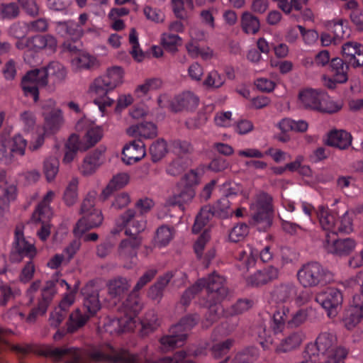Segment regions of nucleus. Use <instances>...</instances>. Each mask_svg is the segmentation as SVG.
I'll return each instance as SVG.
<instances>
[{
    "label": "nucleus",
    "mask_w": 363,
    "mask_h": 363,
    "mask_svg": "<svg viewBox=\"0 0 363 363\" xmlns=\"http://www.w3.org/2000/svg\"><path fill=\"white\" fill-rule=\"evenodd\" d=\"M111 353L106 354L100 351H87L74 347H46L41 354L55 361L66 359L65 363H90L93 362L108 361L111 363H173L171 357H164L155 362L147 360L142 355L130 353L125 349L115 350L110 347Z\"/></svg>",
    "instance_id": "nucleus-1"
},
{
    "label": "nucleus",
    "mask_w": 363,
    "mask_h": 363,
    "mask_svg": "<svg viewBox=\"0 0 363 363\" xmlns=\"http://www.w3.org/2000/svg\"><path fill=\"white\" fill-rule=\"evenodd\" d=\"M304 358H316L320 355L326 358L342 360L347 355V350L342 346H337L336 335L330 332H321L315 342L308 343L304 350Z\"/></svg>",
    "instance_id": "nucleus-2"
},
{
    "label": "nucleus",
    "mask_w": 363,
    "mask_h": 363,
    "mask_svg": "<svg viewBox=\"0 0 363 363\" xmlns=\"http://www.w3.org/2000/svg\"><path fill=\"white\" fill-rule=\"evenodd\" d=\"M272 197L265 192L256 196L255 201L250 206V225L259 230L265 231L272 224L273 207Z\"/></svg>",
    "instance_id": "nucleus-3"
},
{
    "label": "nucleus",
    "mask_w": 363,
    "mask_h": 363,
    "mask_svg": "<svg viewBox=\"0 0 363 363\" xmlns=\"http://www.w3.org/2000/svg\"><path fill=\"white\" fill-rule=\"evenodd\" d=\"M299 283L304 288L325 285L333 279L332 273L317 262L303 264L297 272Z\"/></svg>",
    "instance_id": "nucleus-4"
},
{
    "label": "nucleus",
    "mask_w": 363,
    "mask_h": 363,
    "mask_svg": "<svg viewBox=\"0 0 363 363\" xmlns=\"http://www.w3.org/2000/svg\"><path fill=\"white\" fill-rule=\"evenodd\" d=\"M125 228V234L128 236L127 239L121 240L118 252L123 258L134 259L137 256V251L142 243V238L140 233L146 228V220H139L128 225Z\"/></svg>",
    "instance_id": "nucleus-5"
},
{
    "label": "nucleus",
    "mask_w": 363,
    "mask_h": 363,
    "mask_svg": "<svg viewBox=\"0 0 363 363\" xmlns=\"http://www.w3.org/2000/svg\"><path fill=\"white\" fill-rule=\"evenodd\" d=\"M201 289L206 288L208 301L222 302L228 294L224 277L213 272L208 277L198 280Z\"/></svg>",
    "instance_id": "nucleus-6"
},
{
    "label": "nucleus",
    "mask_w": 363,
    "mask_h": 363,
    "mask_svg": "<svg viewBox=\"0 0 363 363\" xmlns=\"http://www.w3.org/2000/svg\"><path fill=\"white\" fill-rule=\"evenodd\" d=\"M123 72L120 67L108 69L106 73L96 78L90 89L99 95H106L123 82Z\"/></svg>",
    "instance_id": "nucleus-7"
},
{
    "label": "nucleus",
    "mask_w": 363,
    "mask_h": 363,
    "mask_svg": "<svg viewBox=\"0 0 363 363\" xmlns=\"http://www.w3.org/2000/svg\"><path fill=\"white\" fill-rule=\"evenodd\" d=\"M24 225L18 224L15 228V240L13 243V249L11 252V259L15 262H20L24 257L30 259L36 255V249L33 244L29 243L23 234Z\"/></svg>",
    "instance_id": "nucleus-8"
},
{
    "label": "nucleus",
    "mask_w": 363,
    "mask_h": 363,
    "mask_svg": "<svg viewBox=\"0 0 363 363\" xmlns=\"http://www.w3.org/2000/svg\"><path fill=\"white\" fill-rule=\"evenodd\" d=\"M57 294L55 281H48L41 291V298L39 300L38 306L33 308L27 317V321L35 322L37 317L45 314L54 296Z\"/></svg>",
    "instance_id": "nucleus-9"
},
{
    "label": "nucleus",
    "mask_w": 363,
    "mask_h": 363,
    "mask_svg": "<svg viewBox=\"0 0 363 363\" xmlns=\"http://www.w3.org/2000/svg\"><path fill=\"white\" fill-rule=\"evenodd\" d=\"M356 241L351 238L338 239L329 233L325 234L323 241L325 250L330 254L337 256H346L350 255L355 248Z\"/></svg>",
    "instance_id": "nucleus-10"
},
{
    "label": "nucleus",
    "mask_w": 363,
    "mask_h": 363,
    "mask_svg": "<svg viewBox=\"0 0 363 363\" xmlns=\"http://www.w3.org/2000/svg\"><path fill=\"white\" fill-rule=\"evenodd\" d=\"M154 206V202L148 198L140 199L135 203L134 208H128L120 216L122 225H128L139 220H146L144 215Z\"/></svg>",
    "instance_id": "nucleus-11"
},
{
    "label": "nucleus",
    "mask_w": 363,
    "mask_h": 363,
    "mask_svg": "<svg viewBox=\"0 0 363 363\" xmlns=\"http://www.w3.org/2000/svg\"><path fill=\"white\" fill-rule=\"evenodd\" d=\"M363 318V294H354L350 306L345 310L342 318L347 330L354 328Z\"/></svg>",
    "instance_id": "nucleus-12"
},
{
    "label": "nucleus",
    "mask_w": 363,
    "mask_h": 363,
    "mask_svg": "<svg viewBox=\"0 0 363 363\" xmlns=\"http://www.w3.org/2000/svg\"><path fill=\"white\" fill-rule=\"evenodd\" d=\"M315 300L327 311L329 317H335L337 314V309L342 305L343 297L340 290L330 288L323 294H318Z\"/></svg>",
    "instance_id": "nucleus-13"
},
{
    "label": "nucleus",
    "mask_w": 363,
    "mask_h": 363,
    "mask_svg": "<svg viewBox=\"0 0 363 363\" xmlns=\"http://www.w3.org/2000/svg\"><path fill=\"white\" fill-rule=\"evenodd\" d=\"M106 150V147L101 145L86 155L79 167L80 173L85 177L93 174L104 163Z\"/></svg>",
    "instance_id": "nucleus-14"
},
{
    "label": "nucleus",
    "mask_w": 363,
    "mask_h": 363,
    "mask_svg": "<svg viewBox=\"0 0 363 363\" xmlns=\"http://www.w3.org/2000/svg\"><path fill=\"white\" fill-rule=\"evenodd\" d=\"M326 97V92L319 90L307 89L298 94L300 106L308 110L318 111L322 100Z\"/></svg>",
    "instance_id": "nucleus-15"
},
{
    "label": "nucleus",
    "mask_w": 363,
    "mask_h": 363,
    "mask_svg": "<svg viewBox=\"0 0 363 363\" xmlns=\"http://www.w3.org/2000/svg\"><path fill=\"white\" fill-rule=\"evenodd\" d=\"M91 212L82 216L76 223L73 230L75 237L81 238L86 231L96 228L101 224L103 221L101 212L99 210Z\"/></svg>",
    "instance_id": "nucleus-16"
},
{
    "label": "nucleus",
    "mask_w": 363,
    "mask_h": 363,
    "mask_svg": "<svg viewBox=\"0 0 363 363\" xmlns=\"http://www.w3.org/2000/svg\"><path fill=\"white\" fill-rule=\"evenodd\" d=\"M199 99L191 91H185L176 96L170 102L169 108L173 112L193 111L196 108Z\"/></svg>",
    "instance_id": "nucleus-17"
},
{
    "label": "nucleus",
    "mask_w": 363,
    "mask_h": 363,
    "mask_svg": "<svg viewBox=\"0 0 363 363\" xmlns=\"http://www.w3.org/2000/svg\"><path fill=\"white\" fill-rule=\"evenodd\" d=\"M122 154L125 163L127 164L135 163L145 156V144L141 140H134L124 146Z\"/></svg>",
    "instance_id": "nucleus-18"
},
{
    "label": "nucleus",
    "mask_w": 363,
    "mask_h": 363,
    "mask_svg": "<svg viewBox=\"0 0 363 363\" xmlns=\"http://www.w3.org/2000/svg\"><path fill=\"white\" fill-rule=\"evenodd\" d=\"M83 305L90 315H94L101 309L99 294L92 284H87L82 289Z\"/></svg>",
    "instance_id": "nucleus-19"
},
{
    "label": "nucleus",
    "mask_w": 363,
    "mask_h": 363,
    "mask_svg": "<svg viewBox=\"0 0 363 363\" xmlns=\"http://www.w3.org/2000/svg\"><path fill=\"white\" fill-rule=\"evenodd\" d=\"M279 274L278 268L268 266L257 271L254 274L249 277L247 282L252 286H259L277 279Z\"/></svg>",
    "instance_id": "nucleus-20"
},
{
    "label": "nucleus",
    "mask_w": 363,
    "mask_h": 363,
    "mask_svg": "<svg viewBox=\"0 0 363 363\" xmlns=\"http://www.w3.org/2000/svg\"><path fill=\"white\" fill-rule=\"evenodd\" d=\"M56 30L61 36L70 39L74 43L79 41L84 35L83 28L71 20L57 22Z\"/></svg>",
    "instance_id": "nucleus-21"
},
{
    "label": "nucleus",
    "mask_w": 363,
    "mask_h": 363,
    "mask_svg": "<svg viewBox=\"0 0 363 363\" xmlns=\"http://www.w3.org/2000/svg\"><path fill=\"white\" fill-rule=\"evenodd\" d=\"M303 339L304 335L301 331L291 333L276 346L274 352L278 354L293 352L301 346Z\"/></svg>",
    "instance_id": "nucleus-22"
},
{
    "label": "nucleus",
    "mask_w": 363,
    "mask_h": 363,
    "mask_svg": "<svg viewBox=\"0 0 363 363\" xmlns=\"http://www.w3.org/2000/svg\"><path fill=\"white\" fill-rule=\"evenodd\" d=\"M317 216L322 228L327 233L335 236L337 224V213L330 211L327 207L320 206L317 210Z\"/></svg>",
    "instance_id": "nucleus-23"
},
{
    "label": "nucleus",
    "mask_w": 363,
    "mask_h": 363,
    "mask_svg": "<svg viewBox=\"0 0 363 363\" xmlns=\"http://www.w3.org/2000/svg\"><path fill=\"white\" fill-rule=\"evenodd\" d=\"M352 135L344 130H333L328 134L325 144L340 150L347 149L352 144Z\"/></svg>",
    "instance_id": "nucleus-24"
},
{
    "label": "nucleus",
    "mask_w": 363,
    "mask_h": 363,
    "mask_svg": "<svg viewBox=\"0 0 363 363\" xmlns=\"http://www.w3.org/2000/svg\"><path fill=\"white\" fill-rule=\"evenodd\" d=\"M74 303V296L67 295L60 302L58 307L51 312L49 321L53 328H57L67 317L69 307Z\"/></svg>",
    "instance_id": "nucleus-25"
},
{
    "label": "nucleus",
    "mask_w": 363,
    "mask_h": 363,
    "mask_svg": "<svg viewBox=\"0 0 363 363\" xmlns=\"http://www.w3.org/2000/svg\"><path fill=\"white\" fill-rule=\"evenodd\" d=\"M130 177L128 173L121 172L114 175L110 180L107 186L101 192V197L105 201L114 191L123 189L129 182Z\"/></svg>",
    "instance_id": "nucleus-26"
},
{
    "label": "nucleus",
    "mask_w": 363,
    "mask_h": 363,
    "mask_svg": "<svg viewBox=\"0 0 363 363\" xmlns=\"http://www.w3.org/2000/svg\"><path fill=\"white\" fill-rule=\"evenodd\" d=\"M195 196V191L190 186H184L179 192L169 197L167 203L169 206H178L184 210V206L189 203Z\"/></svg>",
    "instance_id": "nucleus-27"
},
{
    "label": "nucleus",
    "mask_w": 363,
    "mask_h": 363,
    "mask_svg": "<svg viewBox=\"0 0 363 363\" xmlns=\"http://www.w3.org/2000/svg\"><path fill=\"white\" fill-rule=\"evenodd\" d=\"M130 286V281L125 277H117L107 283L108 294L112 298H121Z\"/></svg>",
    "instance_id": "nucleus-28"
},
{
    "label": "nucleus",
    "mask_w": 363,
    "mask_h": 363,
    "mask_svg": "<svg viewBox=\"0 0 363 363\" xmlns=\"http://www.w3.org/2000/svg\"><path fill=\"white\" fill-rule=\"evenodd\" d=\"M349 66L350 65L345 62V60L340 57H335L330 60V67L335 82L339 84H342L347 81V73L350 69Z\"/></svg>",
    "instance_id": "nucleus-29"
},
{
    "label": "nucleus",
    "mask_w": 363,
    "mask_h": 363,
    "mask_svg": "<svg viewBox=\"0 0 363 363\" xmlns=\"http://www.w3.org/2000/svg\"><path fill=\"white\" fill-rule=\"evenodd\" d=\"M126 132L130 136L138 134L139 136L145 139L154 138L157 135V126L151 122H144L131 125L127 129Z\"/></svg>",
    "instance_id": "nucleus-30"
},
{
    "label": "nucleus",
    "mask_w": 363,
    "mask_h": 363,
    "mask_svg": "<svg viewBox=\"0 0 363 363\" xmlns=\"http://www.w3.org/2000/svg\"><path fill=\"white\" fill-rule=\"evenodd\" d=\"M289 316V308L285 306L278 307L274 311L270 328L274 334L281 333L285 326H287V320Z\"/></svg>",
    "instance_id": "nucleus-31"
},
{
    "label": "nucleus",
    "mask_w": 363,
    "mask_h": 363,
    "mask_svg": "<svg viewBox=\"0 0 363 363\" xmlns=\"http://www.w3.org/2000/svg\"><path fill=\"white\" fill-rule=\"evenodd\" d=\"M54 193L48 191L44 196L43 200L38 203L35 211L32 214V220L35 222H44L46 219H49L52 215L49 203L52 199Z\"/></svg>",
    "instance_id": "nucleus-32"
},
{
    "label": "nucleus",
    "mask_w": 363,
    "mask_h": 363,
    "mask_svg": "<svg viewBox=\"0 0 363 363\" xmlns=\"http://www.w3.org/2000/svg\"><path fill=\"white\" fill-rule=\"evenodd\" d=\"M173 277L172 272H167L163 276L160 277L157 281L150 287L148 290V297L152 300L160 301L162 296L163 292Z\"/></svg>",
    "instance_id": "nucleus-33"
},
{
    "label": "nucleus",
    "mask_w": 363,
    "mask_h": 363,
    "mask_svg": "<svg viewBox=\"0 0 363 363\" xmlns=\"http://www.w3.org/2000/svg\"><path fill=\"white\" fill-rule=\"evenodd\" d=\"M296 295V287L291 283L281 284L273 291L272 296L277 302L285 303Z\"/></svg>",
    "instance_id": "nucleus-34"
},
{
    "label": "nucleus",
    "mask_w": 363,
    "mask_h": 363,
    "mask_svg": "<svg viewBox=\"0 0 363 363\" xmlns=\"http://www.w3.org/2000/svg\"><path fill=\"white\" fill-rule=\"evenodd\" d=\"M169 334L160 338L162 350L167 352L183 345L185 340L184 334L173 333L172 328L169 330Z\"/></svg>",
    "instance_id": "nucleus-35"
},
{
    "label": "nucleus",
    "mask_w": 363,
    "mask_h": 363,
    "mask_svg": "<svg viewBox=\"0 0 363 363\" xmlns=\"http://www.w3.org/2000/svg\"><path fill=\"white\" fill-rule=\"evenodd\" d=\"M198 321L199 317L196 314L186 315L182 318L179 323L171 327L172 331L173 333L184 334L185 340H186L189 331L197 324Z\"/></svg>",
    "instance_id": "nucleus-36"
},
{
    "label": "nucleus",
    "mask_w": 363,
    "mask_h": 363,
    "mask_svg": "<svg viewBox=\"0 0 363 363\" xmlns=\"http://www.w3.org/2000/svg\"><path fill=\"white\" fill-rule=\"evenodd\" d=\"M48 77L52 80V84H59L66 79L67 71L65 67L58 62H51L47 66Z\"/></svg>",
    "instance_id": "nucleus-37"
},
{
    "label": "nucleus",
    "mask_w": 363,
    "mask_h": 363,
    "mask_svg": "<svg viewBox=\"0 0 363 363\" xmlns=\"http://www.w3.org/2000/svg\"><path fill=\"white\" fill-rule=\"evenodd\" d=\"M39 87H45L48 84V74L45 67L31 69L23 77Z\"/></svg>",
    "instance_id": "nucleus-38"
},
{
    "label": "nucleus",
    "mask_w": 363,
    "mask_h": 363,
    "mask_svg": "<svg viewBox=\"0 0 363 363\" xmlns=\"http://www.w3.org/2000/svg\"><path fill=\"white\" fill-rule=\"evenodd\" d=\"M214 216L216 217V214L212 206H205L203 207L196 217L195 222L192 226V232L195 234L199 233L209 220Z\"/></svg>",
    "instance_id": "nucleus-39"
},
{
    "label": "nucleus",
    "mask_w": 363,
    "mask_h": 363,
    "mask_svg": "<svg viewBox=\"0 0 363 363\" xmlns=\"http://www.w3.org/2000/svg\"><path fill=\"white\" fill-rule=\"evenodd\" d=\"M84 143L79 141V137L74 134L72 135L65 144V153L63 161L65 163L71 162L79 150H82Z\"/></svg>",
    "instance_id": "nucleus-40"
},
{
    "label": "nucleus",
    "mask_w": 363,
    "mask_h": 363,
    "mask_svg": "<svg viewBox=\"0 0 363 363\" xmlns=\"http://www.w3.org/2000/svg\"><path fill=\"white\" fill-rule=\"evenodd\" d=\"M90 316L89 314H86V313H82L79 308L76 309L69 315L67 322V332L72 333L83 327L88 321Z\"/></svg>",
    "instance_id": "nucleus-41"
},
{
    "label": "nucleus",
    "mask_w": 363,
    "mask_h": 363,
    "mask_svg": "<svg viewBox=\"0 0 363 363\" xmlns=\"http://www.w3.org/2000/svg\"><path fill=\"white\" fill-rule=\"evenodd\" d=\"M241 27L247 34H256L260 28L259 20L251 13L245 11L241 16Z\"/></svg>",
    "instance_id": "nucleus-42"
},
{
    "label": "nucleus",
    "mask_w": 363,
    "mask_h": 363,
    "mask_svg": "<svg viewBox=\"0 0 363 363\" xmlns=\"http://www.w3.org/2000/svg\"><path fill=\"white\" fill-rule=\"evenodd\" d=\"M16 187L13 185L0 187V216H3L8 211L11 201L16 199Z\"/></svg>",
    "instance_id": "nucleus-43"
},
{
    "label": "nucleus",
    "mask_w": 363,
    "mask_h": 363,
    "mask_svg": "<svg viewBox=\"0 0 363 363\" xmlns=\"http://www.w3.org/2000/svg\"><path fill=\"white\" fill-rule=\"evenodd\" d=\"M279 127L284 133L289 131L303 133L307 130L308 125L303 120L296 121L290 118H284L279 123Z\"/></svg>",
    "instance_id": "nucleus-44"
},
{
    "label": "nucleus",
    "mask_w": 363,
    "mask_h": 363,
    "mask_svg": "<svg viewBox=\"0 0 363 363\" xmlns=\"http://www.w3.org/2000/svg\"><path fill=\"white\" fill-rule=\"evenodd\" d=\"M60 162L56 157L50 156L45 159L43 170L48 182L53 181L59 172Z\"/></svg>",
    "instance_id": "nucleus-45"
},
{
    "label": "nucleus",
    "mask_w": 363,
    "mask_h": 363,
    "mask_svg": "<svg viewBox=\"0 0 363 363\" xmlns=\"http://www.w3.org/2000/svg\"><path fill=\"white\" fill-rule=\"evenodd\" d=\"M221 302L208 301L206 300V307L208 311L205 314V323L206 325H211L217 321L223 313V308L220 306Z\"/></svg>",
    "instance_id": "nucleus-46"
},
{
    "label": "nucleus",
    "mask_w": 363,
    "mask_h": 363,
    "mask_svg": "<svg viewBox=\"0 0 363 363\" xmlns=\"http://www.w3.org/2000/svg\"><path fill=\"white\" fill-rule=\"evenodd\" d=\"M230 201L227 197H222L217 201L214 206H212L214 208V213L216 217L225 219L233 214V211L230 209Z\"/></svg>",
    "instance_id": "nucleus-47"
},
{
    "label": "nucleus",
    "mask_w": 363,
    "mask_h": 363,
    "mask_svg": "<svg viewBox=\"0 0 363 363\" xmlns=\"http://www.w3.org/2000/svg\"><path fill=\"white\" fill-rule=\"evenodd\" d=\"M43 114L47 126L52 131L57 130L63 123L61 109L43 112Z\"/></svg>",
    "instance_id": "nucleus-48"
},
{
    "label": "nucleus",
    "mask_w": 363,
    "mask_h": 363,
    "mask_svg": "<svg viewBox=\"0 0 363 363\" xmlns=\"http://www.w3.org/2000/svg\"><path fill=\"white\" fill-rule=\"evenodd\" d=\"M102 136V130L99 127L96 126L89 128L84 137V147H82V150L86 151L89 148L95 145L101 140Z\"/></svg>",
    "instance_id": "nucleus-49"
},
{
    "label": "nucleus",
    "mask_w": 363,
    "mask_h": 363,
    "mask_svg": "<svg viewBox=\"0 0 363 363\" xmlns=\"http://www.w3.org/2000/svg\"><path fill=\"white\" fill-rule=\"evenodd\" d=\"M149 152L152 162L161 160L167 153V143L163 139L157 140L150 147Z\"/></svg>",
    "instance_id": "nucleus-50"
},
{
    "label": "nucleus",
    "mask_w": 363,
    "mask_h": 363,
    "mask_svg": "<svg viewBox=\"0 0 363 363\" xmlns=\"http://www.w3.org/2000/svg\"><path fill=\"white\" fill-rule=\"evenodd\" d=\"M342 58L345 61L354 60V54L362 55L363 45L357 42H347L342 45Z\"/></svg>",
    "instance_id": "nucleus-51"
},
{
    "label": "nucleus",
    "mask_w": 363,
    "mask_h": 363,
    "mask_svg": "<svg viewBox=\"0 0 363 363\" xmlns=\"http://www.w3.org/2000/svg\"><path fill=\"white\" fill-rule=\"evenodd\" d=\"M173 238V228L167 225L159 227L154 238L155 242L160 247L167 245Z\"/></svg>",
    "instance_id": "nucleus-52"
},
{
    "label": "nucleus",
    "mask_w": 363,
    "mask_h": 363,
    "mask_svg": "<svg viewBox=\"0 0 363 363\" xmlns=\"http://www.w3.org/2000/svg\"><path fill=\"white\" fill-rule=\"evenodd\" d=\"M330 30L333 33L335 44L339 43L345 38H348L350 36L347 27L342 20L331 23L330 25Z\"/></svg>",
    "instance_id": "nucleus-53"
},
{
    "label": "nucleus",
    "mask_w": 363,
    "mask_h": 363,
    "mask_svg": "<svg viewBox=\"0 0 363 363\" xmlns=\"http://www.w3.org/2000/svg\"><path fill=\"white\" fill-rule=\"evenodd\" d=\"M78 179L72 178L64 192V201L67 206H72L77 200Z\"/></svg>",
    "instance_id": "nucleus-54"
},
{
    "label": "nucleus",
    "mask_w": 363,
    "mask_h": 363,
    "mask_svg": "<svg viewBox=\"0 0 363 363\" xmlns=\"http://www.w3.org/2000/svg\"><path fill=\"white\" fill-rule=\"evenodd\" d=\"M141 323L142 335H147L148 333L155 331L159 326L157 315L154 311L147 313Z\"/></svg>",
    "instance_id": "nucleus-55"
},
{
    "label": "nucleus",
    "mask_w": 363,
    "mask_h": 363,
    "mask_svg": "<svg viewBox=\"0 0 363 363\" xmlns=\"http://www.w3.org/2000/svg\"><path fill=\"white\" fill-rule=\"evenodd\" d=\"M248 233V225L244 223H240L230 230L228 239L232 242H238L243 240Z\"/></svg>",
    "instance_id": "nucleus-56"
},
{
    "label": "nucleus",
    "mask_w": 363,
    "mask_h": 363,
    "mask_svg": "<svg viewBox=\"0 0 363 363\" xmlns=\"http://www.w3.org/2000/svg\"><path fill=\"white\" fill-rule=\"evenodd\" d=\"M161 40L164 48L171 52H176L177 46L182 44V38L175 34L164 33Z\"/></svg>",
    "instance_id": "nucleus-57"
},
{
    "label": "nucleus",
    "mask_w": 363,
    "mask_h": 363,
    "mask_svg": "<svg viewBox=\"0 0 363 363\" xmlns=\"http://www.w3.org/2000/svg\"><path fill=\"white\" fill-rule=\"evenodd\" d=\"M136 293L137 292H133V291L123 303L127 311L133 313L134 315L138 314L142 310L143 306L140 298L136 294Z\"/></svg>",
    "instance_id": "nucleus-58"
},
{
    "label": "nucleus",
    "mask_w": 363,
    "mask_h": 363,
    "mask_svg": "<svg viewBox=\"0 0 363 363\" xmlns=\"http://www.w3.org/2000/svg\"><path fill=\"white\" fill-rule=\"evenodd\" d=\"M225 83V77L219 74L216 70L210 72L203 84L208 88L218 89Z\"/></svg>",
    "instance_id": "nucleus-59"
},
{
    "label": "nucleus",
    "mask_w": 363,
    "mask_h": 363,
    "mask_svg": "<svg viewBox=\"0 0 363 363\" xmlns=\"http://www.w3.org/2000/svg\"><path fill=\"white\" fill-rule=\"evenodd\" d=\"M307 317V311L304 309H299L291 314L289 313V316L287 320V327L289 328L299 327L306 320Z\"/></svg>",
    "instance_id": "nucleus-60"
},
{
    "label": "nucleus",
    "mask_w": 363,
    "mask_h": 363,
    "mask_svg": "<svg viewBox=\"0 0 363 363\" xmlns=\"http://www.w3.org/2000/svg\"><path fill=\"white\" fill-rule=\"evenodd\" d=\"M342 107V103L341 101L330 100L328 95L326 94V97L321 101L318 112L333 113L339 111Z\"/></svg>",
    "instance_id": "nucleus-61"
},
{
    "label": "nucleus",
    "mask_w": 363,
    "mask_h": 363,
    "mask_svg": "<svg viewBox=\"0 0 363 363\" xmlns=\"http://www.w3.org/2000/svg\"><path fill=\"white\" fill-rule=\"evenodd\" d=\"M335 235L339 233L349 234L352 232V220L349 216L348 212H345L340 220H337Z\"/></svg>",
    "instance_id": "nucleus-62"
},
{
    "label": "nucleus",
    "mask_w": 363,
    "mask_h": 363,
    "mask_svg": "<svg viewBox=\"0 0 363 363\" xmlns=\"http://www.w3.org/2000/svg\"><path fill=\"white\" fill-rule=\"evenodd\" d=\"M1 13L3 18H16L20 14L19 6L15 2L2 4Z\"/></svg>",
    "instance_id": "nucleus-63"
},
{
    "label": "nucleus",
    "mask_w": 363,
    "mask_h": 363,
    "mask_svg": "<svg viewBox=\"0 0 363 363\" xmlns=\"http://www.w3.org/2000/svg\"><path fill=\"white\" fill-rule=\"evenodd\" d=\"M258 357L259 350L255 347L250 346L239 352L235 356V359L251 363L253 360L257 359Z\"/></svg>",
    "instance_id": "nucleus-64"
}]
</instances>
